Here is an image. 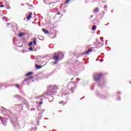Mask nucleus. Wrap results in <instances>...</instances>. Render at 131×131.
<instances>
[{
	"mask_svg": "<svg viewBox=\"0 0 131 131\" xmlns=\"http://www.w3.org/2000/svg\"><path fill=\"white\" fill-rule=\"evenodd\" d=\"M32 78H33V76L29 77L28 79H32Z\"/></svg>",
	"mask_w": 131,
	"mask_h": 131,
	"instance_id": "24",
	"label": "nucleus"
},
{
	"mask_svg": "<svg viewBox=\"0 0 131 131\" xmlns=\"http://www.w3.org/2000/svg\"><path fill=\"white\" fill-rule=\"evenodd\" d=\"M14 97L15 98H17V99H20V98H21V96H20L19 95H15Z\"/></svg>",
	"mask_w": 131,
	"mask_h": 131,
	"instance_id": "19",
	"label": "nucleus"
},
{
	"mask_svg": "<svg viewBox=\"0 0 131 131\" xmlns=\"http://www.w3.org/2000/svg\"><path fill=\"white\" fill-rule=\"evenodd\" d=\"M60 14H61V13H60V12H58V13H57L58 15H60Z\"/></svg>",
	"mask_w": 131,
	"mask_h": 131,
	"instance_id": "35",
	"label": "nucleus"
},
{
	"mask_svg": "<svg viewBox=\"0 0 131 131\" xmlns=\"http://www.w3.org/2000/svg\"><path fill=\"white\" fill-rule=\"evenodd\" d=\"M104 38H103V37H100V39H101L102 41H103V39Z\"/></svg>",
	"mask_w": 131,
	"mask_h": 131,
	"instance_id": "27",
	"label": "nucleus"
},
{
	"mask_svg": "<svg viewBox=\"0 0 131 131\" xmlns=\"http://www.w3.org/2000/svg\"><path fill=\"white\" fill-rule=\"evenodd\" d=\"M92 17H93V15H91V18H92Z\"/></svg>",
	"mask_w": 131,
	"mask_h": 131,
	"instance_id": "40",
	"label": "nucleus"
},
{
	"mask_svg": "<svg viewBox=\"0 0 131 131\" xmlns=\"http://www.w3.org/2000/svg\"><path fill=\"white\" fill-rule=\"evenodd\" d=\"M42 58H46V57H45V56H44V57H42Z\"/></svg>",
	"mask_w": 131,
	"mask_h": 131,
	"instance_id": "45",
	"label": "nucleus"
},
{
	"mask_svg": "<svg viewBox=\"0 0 131 131\" xmlns=\"http://www.w3.org/2000/svg\"><path fill=\"white\" fill-rule=\"evenodd\" d=\"M31 16H32V13H30L29 15L27 17V20H30V19L31 18Z\"/></svg>",
	"mask_w": 131,
	"mask_h": 131,
	"instance_id": "7",
	"label": "nucleus"
},
{
	"mask_svg": "<svg viewBox=\"0 0 131 131\" xmlns=\"http://www.w3.org/2000/svg\"><path fill=\"white\" fill-rule=\"evenodd\" d=\"M82 98H81V99H80V100H82Z\"/></svg>",
	"mask_w": 131,
	"mask_h": 131,
	"instance_id": "48",
	"label": "nucleus"
},
{
	"mask_svg": "<svg viewBox=\"0 0 131 131\" xmlns=\"http://www.w3.org/2000/svg\"><path fill=\"white\" fill-rule=\"evenodd\" d=\"M77 80H80V79L77 78Z\"/></svg>",
	"mask_w": 131,
	"mask_h": 131,
	"instance_id": "33",
	"label": "nucleus"
},
{
	"mask_svg": "<svg viewBox=\"0 0 131 131\" xmlns=\"http://www.w3.org/2000/svg\"><path fill=\"white\" fill-rule=\"evenodd\" d=\"M15 106H16V108H20L22 106V104H15Z\"/></svg>",
	"mask_w": 131,
	"mask_h": 131,
	"instance_id": "15",
	"label": "nucleus"
},
{
	"mask_svg": "<svg viewBox=\"0 0 131 131\" xmlns=\"http://www.w3.org/2000/svg\"><path fill=\"white\" fill-rule=\"evenodd\" d=\"M42 31H43V32H44V33L45 34H48V33H49V31H48V30H46L45 29H42Z\"/></svg>",
	"mask_w": 131,
	"mask_h": 131,
	"instance_id": "9",
	"label": "nucleus"
},
{
	"mask_svg": "<svg viewBox=\"0 0 131 131\" xmlns=\"http://www.w3.org/2000/svg\"><path fill=\"white\" fill-rule=\"evenodd\" d=\"M4 7H5L4 5H1L0 6V8H4Z\"/></svg>",
	"mask_w": 131,
	"mask_h": 131,
	"instance_id": "26",
	"label": "nucleus"
},
{
	"mask_svg": "<svg viewBox=\"0 0 131 131\" xmlns=\"http://www.w3.org/2000/svg\"><path fill=\"white\" fill-rule=\"evenodd\" d=\"M56 56H57L59 61H61L64 58V54L61 52H58Z\"/></svg>",
	"mask_w": 131,
	"mask_h": 131,
	"instance_id": "4",
	"label": "nucleus"
},
{
	"mask_svg": "<svg viewBox=\"0 0 131 131\" xmlns=\"http://www.w3.org/2000/svg\"><path fill=\"white\" fill-rule=\"evenodd\" d=\"M29 51L30 52H32V51H33V48H32V47H30L29 49Z\"/></svg>",
	"mask_w": 131,
	"mask_h": 131,
	"instance_id": "21",
	"label": "nucleus"
},
{
	"mask_svg": "<svg viewBox=\"0 0 131 131\" xmlns=\"http://www.w3.org/2000/svg\"><path fill=\"white\" fill-rule=\"evenodd\" d=\"M36 60H37V58H36Z\"/></svg>",
	"mask_w": 131,
	"mask_h": 131,
	"instance_id": "46",
	"label": "nucleus"
},
{
	"mask_svg": "<svg viewBox=\"0 0 131 131\" xmlns=\"http://www.w3.org/2000/svg\"><path fill=\"white\" fill-rule=\"evenodd\" d=\"M101 98H105V97H101Z\"/></svg>",
	"mask_w": 131,
	"mask_h": 131,
	"instance_id": "38",
	"label": "nucleus"
},
{
	"mask_svg": "<svg viewBox=\"0 0 131 131\" xmlns=\"http://www.w3.org/2000/svg\"><path fill=\"white\" fill-rule=\"evenodd\" d=\"M104 9V10H105V11H107V9H108V6L107 5H105Z\"/></svg>",
	"mask_w": 131,
	"mask_h": 131,
	"instance_id": "18",
	"label": "nucleus"
},
{
	"mask_svg": "<svg viewBox=\"0 0 131 131\" xmlns=\"http://www.w3.org/2000/svg\"><path fill=\"white\" fill-rule=\"evenodd\" d=\"M32 129H31V130H32Z\"/></svg>",
	"mask_w": 131,
	"mask_h": 131,
	"instance_id": "47",
	"label": "nucleus"
},
{
	"mask_svg": "<svg viewBox=\"0 0 131 131\" xmlns=\"http://www.w3.org/2000/svg\"><path fill=\"white\" fill-rule=\"evenodd\" d=\"M53 64H58V61L56 60L53 62Z\"/></svg>",
	"mask_w": 131,
	"mask_h": 131,
	"instance_id": "23",
	"label": "nucleus"
},
{
	"mask_svg": "<svg viewBox=\"0 0 131 131\" xmlns=\"http://www.w3.org/2000/svg\"><path fill=\"white\" fill-rule=\"evenodd\" d=\"M42 66H39L38 65H36V68H37V69H40V68H42Z\"/></svg>",
	"mask_w": 131,
	"mask_h": 131,
	"instance_id": "14",
	"label": "nucleus"
},
{
	"mask_svg": "<svg viewBox=\"0 0 131 131\" xmlns=\"http://www.w3.org/2000/svg\"><path fill=\"white\" fill-rule=\"evenodd\" d=\"M50 98H51V99H54V97L53 96L50 97Z\"/></svg>",
	"mask_w": 131,
	"mask_h": 131,
	"instance_id": "31",
	"label": "nucleus"
},
{
	"mask_svg": "<svg viewBox=\"0 0 131 131\" xmlns=\"http://www.w3.org/2000/svg\"><path fill=\"white\" fill-rule=\"evenodd\" d=\"M97 97H100V94L99 93H97Z\"/></svg>",
	"mask_w": 131,
	"mask_h": 131,
	"instance_id": "25",
	"label": "nucleus"
},
{
	"mask_svg": "<svg viewBox=\"0 0 131 131\" xmlns=\"http://www.w3.org/2000/svg\"><path fill=\"white\" fill-rule=\"evenodd\" d=\"M32 74H33V72H29L26 74V76H30V75H31Z\"/></svg>",
	"mask_w": 131,
	"mask_h": 131,
	"instance_id": "11",
	"label": "nucleus"
},
{
	"mask_svg": "<svg viewBox=\"0 0 131 131\" xmlns=\"http://www.w3.org/2000/svg\"><path fill=\"white\" fill-rule=\"evenodd\" d=\"M118 100L119 101L120 100V97H119Z\"/></svg>",
	"mask_w": 131,
	"mask_h": 131,
	"instance_id": "34",
	"label": "nucleus"
},
{
	"mask_svg": "<svg viewBox=\"0 0 131 131\" xmlns=\"http://www.w3.org/2000/svg\"><path fill=\"white\" fill-rule=\"evenodd\" d=\"M63 103H64L63 101H61V102H59V104H63Z\"/></svg>",
	"mask_w": 131,
	"mask_h": 131,
	"instance_id": "29",
	"label": "nucleus"
},
{
	"mask_svg": "<svg viewBox=\"0 0 131 131\" xmlns=\"http://www.w3.org/2000/svg\"><path fill=\"white\" fill-rule=\"evenodd\" d=\"M92 53V50L91 49H89L87 51L81 53L82 56L83 55H90Z\"/></svg>",
	"mask_w": 131,
	"mask_h": 131,
	"instance_id": "5",
	"label": "nucleus"
},
{
	"mask_svg": "<svg viewBox=\"0 0 131 131\" xmlns=\"http://www.w3.org/2000/svg\"><path fill=\"white\" fill-rule=\"evenodd\" d=\"M73 80V78H72V79H71V80Z\"/></svg>",
	"mask_w": 131,
	"mask_h": 131,
	"instance_id": "42",
	"label": "nucleus"
},
{
	"mask_svg": "<svg viewBox=\"0 0 131 131\" xmlns=\"http://www.w3.org/2000/svg\"><path fill=\"white\" fill-rule=\"evenodd\" d=\"M8 25H10V23H7V26H8Z\"/></svg>",
	"mask_w": 131,
	"mask_h": 131,
	"instance_id": "30",
	"label": "nucleus"
},
{
	"mask_svg": "<svg viewBox=\"0 0 131 131\" xmlns=\"http://www.w3.org/2000/svg\"><path fill=\"white\" fill-rule=\"evenodd\" d=\"M58 90V87L56 85H54L52 86H49L48 88V92L44 93L42 95V97L43 98V96H51L54 95V94H57V92L56 90Z\"/></svg>",
	"mask_w": 131,
	"mask_h": 131,
	"instance_id": "2",
	"label": "nucleus"
},
{
	"mask_svg": "<svg viewBox=\"0 0 131 131\" xmlns=\"http://www.w3.org/2000/svg\"><path fill=\"white\" fill-rule=\"evenodd\" d=\"M91 90H94V88L92 87V88H91Z\"/></svg>",
	"mask_w": 131,
	"mask_h": 131,
	"instance_id": "36",
	"label": "nucleus"
},
{
	"mask_svg": "<svg viewBox=\"0 0 131 131\" xmlns=\"http://www.w3.org/2000/svg\"><path fill=\"white\" fill-rule=\"evenodd\" d=\"M21 109H23V106H21Z\"/></svg>",
	"mask_w": 131,
	"mask_h": 131,
	"instance_id": "41",
	"label": "nucleus"
},
{
	"mask_svg": "<svg viewBox=\"0 0 131 131\" xmlns=\"http://www.w3.org/2000/svg\"><path fill=\"white\" fill-rule=\"evenodd\" d=\"M33 42L34 45L35 46H36V38H33Z\"/></svg>",
	"mask_w": 131,
	"mask_h": 131,
	"instance_id": "10",
	"label": "nucleus"
},
{
	"mask_svg": "<svg viewBox=\"0 0 131 131\" xmlns=\"http://www.w3.org/2000/svg\"><path fill=\"white\" fill-rule=\"evenodd\" d=\"M15 86H16V88H19V85H18V84H16V85H15Z\"/></svg>",
	"mask_w": 131,
	"mask_h": 131,
	"instance_id": "28",
	"label": "nucleus"
},
{
	"mask_svg": "<svg viewBox=\"0 0 131 131\" xmlns=\"http://www.w3.org/2000/svg\"><path fill=\"white\" fill-rule=\"evenodd\" d=\"M94 12V13H99V9L95 8Z\"/></svg>",
	"mask_w": 131,
	"mask_h": 131,
	"instance_id": "12",
	"label": "nucleus"
},
{
	"mask_svg": "<svg viewBox=\"0 0 131 131\" xmlns=\"http://www.w3.org/2000/svg\"><path fill=\"white\" fill-rule=\"evenodd\" d=\"M100 62H103V60H100Z\"/></svg>",
	"mask_w": 131,
	"mask_h": 131,
	"instance_id": "39",
	"label": "nucleus"
},
{
	"mask_svg": "<svg viewBox=\"0 0 131 131\" xmlns=\"http://www.w3.org/2000/svg\"><path fill=\"white\" fill-rule=\"evenodd\" d=\"M29 80V79H28V78H26V79H25L24 80L23 82H25V81H27Z\"/></svg>",
	"mask_w": 131,
	"mask_h": 131,
	"instance_id": "22",
	"label": "nucleus"
},
{
	"mask_svg": "<svg viewBox=\"0 0 131 131\" xmlns=\"http://www.w3.org/2000/svg\"><path fill=\"white\" fill-rule=\"evenodd\" d=\"M18 36H19V37H22L24 36V33H19V35H18Z\"/></svg>",
	"mask_w": 131,
	"mask_h": 131,
	"instance_id": "13",
	"label": "nucleus"
},
{
	"mask_svg": "<svg viewBox=\"0 0 131 131\" xmlns=\"http://www.w3.org/2000/svg\"><path fill=\"white\" fill-rule=\"evenodd\" d=\"M3 109V107H0V110H2Z\"/></svg>",
	"mask_w": 131,
	"mask_h": 131,
	"instance_id": "32",
	"label": "nucleus"
},
{
	"mask_svg": "<svg viewBox=\"0 0 131 131\" xmlns=\"http://www.w3.org/2000/svg\"><path fill=\"white\" fill-rule=\"evenodd\" d=\"M118 94H121V93L120 92H119Z\"/></svg>",
	"mask_w": 131,
	"mask_h": 131,
	"instance_id": "37",
	"label": "nucleus"
},
{
	"mask_svg": "<svg viewBox=\"0 0 131 131\" xmlns=\"http://www.w3.org/2000/svg\"><path fill=\"white\" fill-rule=\"evenodd\" d=\"M53 60L57 61V60H59V57H58L57 55H54L52 58Z\"/></svg>",
	"mask_w": 131,
	"mask_h": 131,
	"instance_id": "8",
	"label": "nucleus"
},
{
	"mask_svg": "<svg viewBox=\"0 0 131 131\" xmlns=\"http://www.w3.org/2000/svg\"><path fill=\"white\" fill-rule=\"evenodd\" d=\"M2 114L3 115H5V117L3 118L2 117H0V120L1 121L2 124H3L4 126H6L7 125V122H8L9 118L10 119V122L12 123V125H13V126H16V125L15 124V122L16 121V120H17V118H15L13 116L10 118L9 115L5 113H3Z\"/></svg>",
	"mask_w": 131,
	"mask_h": 131,
	"instance_id": "1",
	"label": "nucleus"
},
{
	"mask_svg": "<svg viewBox=\"0 0 131 131\" xmlns=\"http://www.w3.org/2000/svg\"><path fill=\"white\" fill-rule=\"evenodd\" d=\"M47 96H48V95H43V97H42V95H41V98H43V99H40V101L39 102V103L40 105H41V104H42V100H45V99H48V98H49V97H47Z\"/></svg>",
	"mask_w": 131,
	"mask_h": 131,
	"instance_id": "6",
	"label": "nucleus"
},
{
	"mask_svg": "<svg viewBox=\"0 0 131 131\" xmlns=\"http://www.w3.org/2000/svg\"><path fill=\"white\" fill-rule=\"evenodd\" d=\"M3 19H5V17H3Z\"/></svg>",
	"mask_w": 131,
	"mask_h": 131,
	"instance_id": "44",
	"label": "nucleus"
},
{
	"mask_svg": "<svg viewBox=\"0 0 131 131\" xmlns=\"http://www.w3.org/2000/svg\"><path fill=\"white\" fill-rule=\"evenodd\" d=\"M92 30H93V31H95V30H96V26H93L92 27Z\"/></svg>",
	"mask_w": 131,
	"mask_h": 131,
	"instance_id": "16",
	"label": "nucleus"
},
{
	"mask_svg": "<svg viewBox=\"0 0 131 131\" xmlns=\"http://www.w3.org/2000/svg\"><path fill=\"white\" fill-rule=\"evenodd\" d=\"M33 43V42H30L29 43V47H31V46H32Z\"/></svg>",
	"mask_w": 131,
	"mask_h": 131,
	"instance_id": "20",
	"label": "nucleus"
},
{
	"mask_svg": "<svg viewBox=\"0 0 131 131\" xmlns=\"http://www.w3.org/2000/svg\"><path fill=\"white\" fill-rule=\"evenodd\" d=\"M102 77V73H96L94 75V79L96 82H100L101 81V78Z\"/></svg>",
	"mask_w": 131,
	"mask_h": 131,
	"instance_id": "3",
	"label": "nucleus"
},
{
	"mask_svg": "<svg viewBox=\"0 0 131 131\" xmlns=\"http://www.w3.org/2000/svg\"><path fill=\"white\" fill-rule=\"evenodd\" d=\"M71 1L72 0H67L64 3V5L67 4L68 3H69V2H71Z\"/></svg>",
	"mask_w": 131,
	"mask_h": 131,
	"instance_id": "17",
	"label": "nucleus"
},
{
	"mask_svg": "<svg viewBox=\"0 0 131 131\" xmlns=\"http://www.w3.org/2000/svg\"><path fill=\"white\" fill-rule=\"evenodd\" d=\"M40 58H41V57H40V56H39Z\"/></svg>",
	"mask_w": 131,
	"mask_h": 131,
	"instance_id": "43",
	"label": "nucleus"
}]
</instances>
